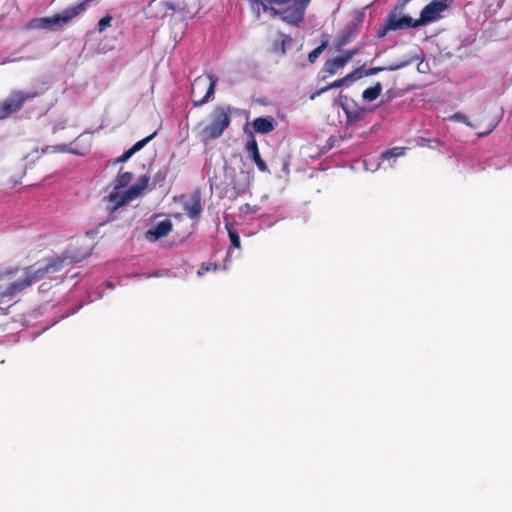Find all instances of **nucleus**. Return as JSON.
<instances>
[{"label": "nucleus", "mask_w": 512, "mask_h": 512, "mask_svg": "<svg viewBox=\"0 0 512 512\" xmlns=\"http://www.w3.org/2000/svg\"><path fill=\"white\" fill-rule=\"evenodd\" d=\"M149 181L150 178L147 175H142L138 179L137 183L125 192L119 193L112 191L107 197L109 202L107 207L108 211L110 213H114L118 208L136 199L148 187Z\"/></svg>", "instance_id": "39448f33"}, {"label": "nucleus", "mask_w": 512, "mask_h": 512, "mask_svg": "<svg viewBox=\"0 0 512 512\" xmlns=\"http://www.w3.org/2000/svg\"><path fill=\"white\" fill-rule=\"evenodd\" d=\"M383 70H385L384 67H372V68H369V69L365 70L363 72V75L364 76H371V75H375V74H377V73H379V72H381Z\"/></svg>", "instance_id": "7c9ffc66"}, {"label": "nucleus", "mask_w": 512, "mask_h": 512, "mask_svg": "<svg viewBox=\"0 0 512 512\" xmlns=\"http://www.w3.org/2000/svg\"><path fill=\"white\" fill-rule=\"evenodd\" d=\"M382 92V85L380 82H377L374 86L365 89L362 93V98L365 101H374L376 100Z\"/></svg>", "instance_id": "6ab92c4d"}, {"label": "nucleus", "mask_w": 512, "mask_h": 512, "mask_svg": "<svg viewBox=\"0 0 512 512\" xmlns=\"http://www.w3.org/2000/svg\"><path fill=\"white\" fill-rule=\"evenodd\" d=\"M405 150H406L405 147H394L392 149H388V150L384 151L381 154V158L389 160L394 157H400V156L404 155Z\"/></svg>", "instance_id": "5701e85b"}, {"label": "nucleus", "mask_w": 512, "mask_h": 512, "mask_svg": "<svg viewBox=\"0 0 512 512\" xmlns=\"http://www.w3.org/2000/svg\"><path fill=\"white\" fill-rule=\"evenodd\" d=\"M244 132L246 134H249V138H248V140L245 144V148H244L245 152L249 155L251 160L255 163V165L257 166L259 171L269 173L270 171L268 169L266 162L261 158L259 148H258V143L256 141V138H255L253 132H248L247 127L244 128Z\"/></svg>", "instance_id": "f8f14e48"}, {"label": "nucleus", "mask_w": 512, "mask_h": 512, "mask_svg": "<svg viewBox=\"0 0 512 512\" xmlns=\"http://www.w3.org/2000/svg\"><path fill=\"white\" fill-rule=\"evenodd\" d=\"M133 179L131 172H119L115 179L114 190L126 187Z\"/></svg>", "instance_id": "412c9836"}, {"label": "nucleus", "mask_w": 512, "mask_h": 512, "mask_svg": "<svg viewBox=\"0 0 512 512\" xmlns=\"http://www.w3.org/2000/svg\"><path fill=\"white\" fill-rule=\"evenodd\" d=\"M454 0H432L420 12V17L415 19V24L426 25L442 18V13L447 10Z\"/></svg>", "instance_id": "9d476101"}, {"label": "nucleus", "mask_w": 512, "mask_h": 512, "mask_svg": "<svg viewBox=\"0 0 512 512\" xmlns=\"http://www.w3.org/2000/svg\"><path fill=\"white\" fill-rule=\"evenodd\" d=\"M328 89H326V86L322 87L321 89L315 91L312 95H311V99L314 100L316 97L320 96L321 94L327 92Z\"/></svg>", "instance_id": "2f4dec72"}, {"label": "nucleus", "mask_w": 512, "mask_h": 512, "mask_svg": "<svg viewBox=\"0 0 512 512\" xmlns=\"http://www.w3.org/2000/svg\"><path fill=\"white\" fill-rule=\"evenodd\" d=\"M253 132L259 134H268L276 127V121L272 116L257 117L252 122Z\"/></svg>", "instance_id": "4468645a"}, {"label": "nucleus", "mask_w": 512, "mask_h": 512, "mask_svg": "<svg viewBox=\"0 0 512 512\" xmlns=\"http://www.w3.org/2000/svg\"><path fill=\"white\" fill-rule=\"evenodd\" d=\"M353 39V33L351 30L343 31L337 36L334 42L335 49L341 51L344 46L349 44Z\"/></svg>", "instance_id": "aec40b11"}, {"label": "nucleus", "mask_w": 512, "mask_h": 512, "mask_svg": "<svg viewBox=\"0 0 512 512\" xmlns=\"http://www.w3.org/2000/svg\"><path fill=\"white\" fill-rule=\"evenodd\" d=\"M447 120L454 121V122H461L466 124L467 126H470V122L468 121V118L466 115L460 112H456L453 115L449 116Z\"/></svg>", "instance_id": "393cba45"}, {"label": "nucleus", "mask_w": 512, "mask_h": 512, "mask_svg": "<svg viewBox=\"0 0 512 512\" xmlns=\"http://www.w3.org/2000/svg\"><path fill=\"white\" fill-rule=\"evenodd\" d=\"M328 44H329V40L328 38L326 37L325 40L322 41V43L316 47L314 50H312L309 54H308V61L310 63H315L316 60L318 59V57L323 53V51L328 47Z\"/></svg>", "instance_id": "4be33fe9"}, {"label": "nucleus", "mask_w": 512, "mask_h": 512, "mask_svg": "<svg viewBox=\"0 0 512 512\" xmlns=\"http://www.w3.org/2000/svg\"><path fill=\"white\" fill-rule=\"evenodd\" d=\"M186 0H151L146 9L149 18L163 19L175 12H182L186 9Z\"/></svg>", "instance_id": "6e6552de"}, {"label": "nucleus", "mask_w": 512, "mask_h": 512, "mask_svg": "<svg viewBox=\"0 0 512 512\" xmlns=\"http://www.w3.org/2000/svg\"><path fill=\"white\" fill-rule=\"evenodd\" d=\"M173 229L170 219H164L156 223L152 228L145 232V238L150 242H155L160 238L167 236Z\"/></svg>", "instance_id": "ddd939ff"}, {"label": "nucleus", "mask_w": 512, "mask_h": 512, "mask_svg": "<svg viewBox=\"0 0 512 512\" xmlns=\"http://www.w3.org/2000/svg\"><path fill=\"white\" fill-rule=\"evenodd\" d=\"M83 258L69 256L68 254L51 257L42 265L34 264L25 267L23 269V276L17 280H13V276L18 272V268L0 272V305L5 299L11 300L33 283L42 280L46 275L59 272L68 263L78 262Z\"/></svg>", "instance_id": "f257e3e1"}, {"label": "nucleus", "mask_w": 512, "mask_h": 512, "mask_svg": "<svg viewBox=\"0 0 512 512\" xmlns=\"http://www.w3.org/2000/svg\"><path fill=\"white\" fill-rule=\"evenodd\" d=\"M490 132H491V130L486 131V132H481V133H479V134H478V136H479V137L487 136V135H489V134H490Z\"/></svg>", "instance_id": "473e14b6"}, {"label": "nucleus", "mask_w": 512, "mask_h": 512, "mask_svg": "<svg viewBox=\"0 0 512 512\" xmlns=\"http://www.w3.org/2000/svg\"><path fill=\"white\" fill-rule=\"evenodd\" d=\"M218 269V265L215 263H202L197 274L199 276L204 275L206 272L209 271H216Z\"/></svg>", "instance_id": "a878e982"}, {"label": "nucleus", "mask_w": 512, "mask_h": 512, "mask_svg": "<svg viewBox=\"0 0 512 512\" xmlns=\"http://www.w3.org/2000/svg\"><path fill=\"white\" fill-rule=\"evenodd\" d=\"M239 110L231 105H215L208 115L206 122L195 126L199 140L202 143L220 138L230 127L233 113Z\"/></svg>", "instance_id": "f03ea898"}, {"label": "nucleus", "mask_w": 512, "mask_h": 512, "mask_svg": "<svg viewBox=\"0 0 512 512\" xmlns=\"http://www.w3.org/2000/svg\"><path fill=\"white\" fill-rule=\"evenodd\" d=\"M359 53L358 48L349 49L343 52L342 55H340V59L343 60L344 64L346 65L355 55Z\"/></svg>", "instance_id": "b1692460"}, {"label": "nucleus", "mask_w": 512, "mask_h": 512, "mask_svg": "<svg viewBox=\"0 0 512 512\" xmlns=\"http://www.w3.org/2000/svg\"><path fill=\"white\" fill-rule=\"evenodd\" d=\"M157 135V131H154L149 136L143 138L136 142L131 148L125 151L120 157H118L117 162H125L136 152L140 151L146 144H148L155 136Z\"/></svg>", "instance_id": "f3484780"}, {"label": "nucleus", "mask_w": 512, "mask_h": 512, "mask_svg": "<svg viewBox=\"0 0 512 512\" xmlns=\"http://www.w3.org/2000/svg\"><path fill=\"white\" fill-rule=\"evenodd\" d=\"M184 211L191 218H198L202 212V203L200 192L196 191L192 194L191 201L184 204Z\"/></svg>", "instance_id": "dca6fc26"}, {"label": "nucleus", "mask_w": 512, "mask_h": 512, "mask_svg": "<svg viewBox=\"0 0 512 512\" xmlns=\"http://www.w3.org/2000/svg\"><path fill=\"white\" fill-rule=\"evenodd\" d=\"M252 3H259V0H250Z\"/></svg>", "instance_id": "72a5a7b5"}, {"label": "nucleus", "mask_w": 512, "mask_h": 512, "mask_svg": "<svg viewBox=\"0 0 512 512\" xmlns=\"http://www.w3.org/2000/svg\"><path fill=\"white\" fill-rule=\"evenodd\" d=\"M345 102L340 103V107L342 108L345 114V127H357L359 123H369L367 120L368 115L372 112V109L360 106L357 102L352 101L351 103L347 102V97H344Z\"/></svg>", "instance_id": "1a4fd4ad"}, {"label": "nucleus", "mask_w": 512, "mask_h": 512, "mask_svg": "<svg viewBox=\"0 0 512 512\" xmlns=\"http://www.w3.org/2000/svg\"><path fill=\"white\" fill-rule=\"evenodd\" d=\"M345 66L346 65L344 64L343 60L340 59L339 56L327 60L320 71L321 79L326 80L327 78L335 75L339 70H341Z\"/></svg>", "instance_id": "2eb2a0df"}, {"label": "nucleus", "mask_w": 512, "mask_h": 512, "mask_svg": "<svg viewBox=\"0 0 512 512\" xmlns=\"http://www.w3.org/2000/svg\"><path fill=\"white\" fill-rule=\"evenodd\" d=\"M416 27H419V25H416L415 19H412L410 16L398 17L396 13H390L383 27L378 30L377 35L379 38H382L389 31Z\"/></svg>", "instance_id": "9b49d317"}, {"label": "nucleus", "mask_w": 512, "mask_h": 512, "mask_svg": "<svg viewBox=\"0 0 512 512\" xmlns=\"http://www.w3.org/2000/svg\"><path fill=\"white\" fill-rule=\"evenodd\" d=\"M346 83H347V81H346L345 77H343V78L337 79V80L333 81L332 83L326 85V89H328V91H329L331 89H335V88L344 86Z\"/></svg>", "instance_id": "c756f323"}, {"label": "nucleus", "mask_w": 512, "mask_h": 512, "mask_svg": "<svg viewBox=\"0 0 512 512\" xmlns=\"http://www.w3.org/2000/svg\"><path fill=\"white\" fill-rule=\"evenodd\" d=\"M311 0H259L265 12L290 25L300 26L304 20L305 11Z\"/></svg>", "instance_id": "7ed1b4c3"}, {"label": "nucleus", "mask_w": 512, "mask_h": 512, "mask_svg": "<svg viewBox=\"0 0 512 512\" xmlns=\"http://www.w3.org/2000/svg\"><path fill=\"white\" fill-rule=\"evenodd\" d=\"M37 91L13 90L9 96L0 101V120L6 119L13 113L20 111L25 102L37 98Z\"/></svg>", "instance_id": "0eeeda50"}, {"label": "nucleus", "mask_w": 512, "mask_h": 512, "mask_svg": "<svg viewBox=\"0 0 512 512\" xmlns=\"http://www.w3.org/2000/svg\"><path fill=\"white\" fill-rule=\"evenodd\" d=\"M311 0H259L265 12L290 25L300 26L304 20L305 11Z\"/></svg>", "instance_id": "20e7f679"}, {"label": "nucleus", "mask_w": 512, "mask_h": 512, "mask_svg": "<svg viewBox=\"0 0 512 512\" xmlns=\"http://www.w3.org/2000/svg\"><path fill=\"white\" fill-rule=\"evenodd\" d=\"M293 42V39L291 36L286 34H280L279 39L274 42V52L280 53L281 55H284L287 50V46L291 45Z\"/></svg>", "instance_id": "a211bd4d"}, {"label": "nucleus", "mask_w": 512, "mask_h": 512, "mask_svg": "<svg viewBox=\"0 0 512 512\" xmlns=\"http://www.w3.org/2000/svg\"><path fill=\"white\" fill-rule=\"evenodd\" d=\"M217 79L211 75H201L191 84L190 95L193 98V107H201L208 103L215 93Z\"/></svg>", "instance_id": "423d86ee"}, {"label": "nucleus", "mask_w": 512, "mask_h": 512, "mask_svg": "<svg viewBox=\"0 0 512 512\" xmlns=\"http://www.w3.org/2000/svg\"><path fill=\"white\" fill-rule=\"evenodd\" d=\"M363 76V73H362V68H357L355 69L354 71H352L351 73L347 74L345 76V79L346 81H354L358 78H361Z\"/></svg>", "instance_id": "c85d7f7f"}, {"label": "nucleus", "mask_w": 512, "mask_h": 512, "mask_svg": "<svg viewBox=\"0 0 512 512\" xmlns=\"http://www.w3.org/2000/svg\"><path fill=\"white\" fill-rule=\"evenodd\" d=\"M228 236H229L232 246L234 248H240V246H241L240 237H239V234L237 233V231L231 230V229L228 230Z\"/></svg>", "instance_id": "cd10ccee"}, {"label": "nucleus", "mask_w": 512, "mask_h": 512, "mask_svg": "<svg viewBox=\"0 0 512 512\" xmlns=\"http://www.w3.org/2000/svg\"><path fill=\"white\" fill-rule=\"evenodd\" d=\"M112 17L109 15H106L105 17L101 18L98 22V30L99 32L105 31L108 27L111 26Z\"/></svg>", "instance_id": "bb28decb"}]
</instances>
